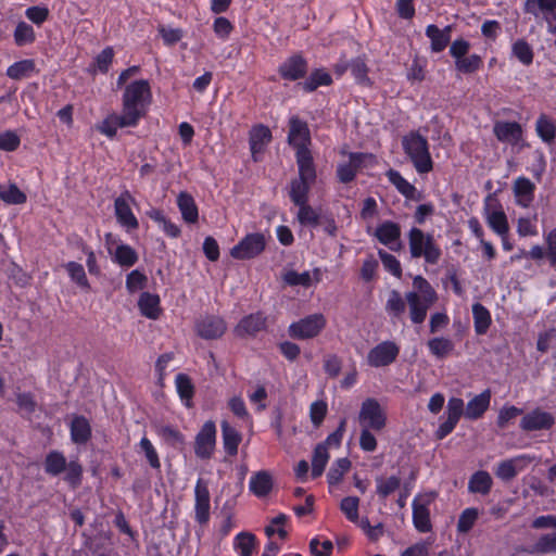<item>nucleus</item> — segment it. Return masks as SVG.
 Segmentation results:
<instances>
[{
  "label": "nucleus",
  "mask_w": 556,
  "mask_h": 556,
  "mask_svg": "<svg viewBox=\"0 0 556 556\" xmlns=\"http://www.w3.org/2000/svg\"><path fill=\"white\" fill-rule=\"evenodd\" d=\"M402 147L418 174H428L433 169V161L426 137L418 131H410L403 137Z\"/></svg>",
  "instance_id": "nucleus-2"
},
{
  "label": "nucleus",
  "mask_w": 556,
  "mask_h": 556,
  "mask_svg": "<svg viewBox=\"0 0 556 556\" xmlns=\"http://www.w3.org/2000/svg\"><path fill=\"white\" fill-rule=\"evenodd\" d=\"M406 304L405 298L394 289L389 292L384 309L392 320H400L405 313Z\"/></svg>",
  "instance_id": "nucleus-33"
},
{
  "label": "nucleus",
  "mask_w": 556,
  "mask_h": 556,
  "mask_svg": "<svg viewBox=\"0 0 556 556\" xmlns=\"http://www.w3.org/2000/svg\"><path fill=\"white\" fill-rule=\"evenodd\" d=\"M315 182L301 179V178H294L290 181V190H289V197L291 202L298 206L301 204H305L308 202V194L311 191L312 186Z\"/></svg>",
  "instance_id": "nucleus-32"
},
{
  "label": "nucleus",
  "mask_w": 556,
  "mask_h": 556,
  "mask_svg": "<svg viewBox=\"0 0 556 556\" xmlns=\"http://www.w3.org/2000/svg\"><path fill=\"white\" fill-rule=\"evenodd\" d=\"M130 202H135V199L128 190L122 192L114 201L116 220L128 232L139 228V222L131 211Z\"/></svg>",
  "instance_id": "nucleus-8"
},
{
  "label": "nucleus",
  "mask_w": 556,
  "mask_h": 556,
  "mask_svg": "<svg viewBox=\"0 0 556 556\" xmlns=\"http://www.w3.org/2000/svg\"><path fill=\"white\" fill-rule=\"evenodd\" d=\"M523 410L514 405H504L497 415L496 425L500 429H505L514 419L522 415Z\"/></svg>",
  "instance_id": "nucleus-62"
},
{
  "label": "nucleus",
  "mask_w": 556,
  "mask_h": 556,
  "mask_svg": "<svg viewBox=\"0 0 556 556\" xmlns=\"http://www.w3.org/2000/svg\"><path fill=\"white\" fill-rule=\"evenodd\" d=\"M136 127L123 113L110 114L102 123L98 126V130L109 138H114L117 134L118 128Z\"/></svg>",
  "instance_id": "nucleus-27"
},
{
  "label": "nucleus",
  "mask_w": 556,
  "mask_h": 556,
  "mask_svg": "<svg viewBox=\"0 0 556 556\" xmlns=\"http://www.w3.org/2000/svg\"><path fill=\"white\" fill-rule=\"evenodd\" d=\"M66 458L60 451H50L45 458L43 467L45 472L50 476H59L66 468Z\"/></svg>",
  "instance_id": "nucleus-40"
},
{
  "label": "nucleus",
  "mask_w": 556,
  "mask_h": 556,
  "mask_svg": "<svg viewBox=\"0 0 556 556\" xmlns=\"http://www.w3.org/2000/svg\"><path fill=\"white\" fill-rule=\"evenodd\" d=\"M351 460L348 457L338 458L333 462L327 473L328 483L331 485L338 484L345 472H348L351 468Z\"/></svg>",
  "instance_id": "nucleus-52"
},
{
  "label": "nucleus",
  "mask_w": 556,
  "mask_h": 556,
  "mask_svg": "<svg viewBox=\"0 0 556 556\" xmlns=\"http://www.w3.org/2000/svg\"><path fill=\"white\" fill-rule=\"evenodd\" d=\"M271 140V131L265 125H257L252 128L250 131V149L252 153H256L261 151L264 144L270 142Z\"/></svg>",
  "instance_id": "nucleus-41"
},
{
  "label": "nucleus",
  "mask_w": 556,
  "mask_h": 556,
  "mask_svg": "<svg viewBox=\"0 0 556 556\" xmlns=\"http://www.w3.org/2000/svg\"><path fill=\"white\" fill-rule=\"evenodd\" d=\"M491 396L492 394L490 389H486L480 394L473 396V399H471L466 405L465 417L470 420L481 418L490 406Z\"/></svg>",
  "instance_id": "nucleus-22"
},
{
  "label": "nucleus",
  "mask_w": 556,
  "mask_h": 556,
  "mask_svg": "<svg viewBox=\"0 0 556 556\" xmlns=\"http://www.w3.org/2000/svg\"><path fill=\"white\" fill-rule=\"evenodd\" d=\"M296 218L302 226L317 227L321 223V216L306 202L298 205Z\"/></svg>",
  "instance_id": "nucleus-51"
},
{
  "label": "nucleus",
  "mask_w": 556,
  "mask_h": 556,
  "mask_svg": "<svg viewBox=\"0 0 556 556\" xmlns=\"http://www.w3.org/2000/svg\"><path fill=\"white\" fill-rule=\"evenodd\" d=\"M177 393L185 406L191 408L193 406L192 399L194 396V384L187 374H178L175 378Z\"/></svg>",
  "instance_id": "nucleus-35"
},
{
  "label": "nucleus",
  "mask_w": 556,
  "mask_h": 556,
  "mask_svg": "<svg viewBox=\"0 0 556 556\" xmlns=\"http://www.w3.org/2000/svg\"><path fill=\"white\" fill-rule=\"evenodd\" d=\"M138 260L139 256L136 250L124 243L117 245L113 255V261L122 267H131L138 262Z\"/></svg>",
  "instance_id": "nucleus-47"
},
{
  "label": "nucleus",
  "mask_w": 556,
  "mask_h": 556,
  "mask_svg": "<svg viewBox=\"0 0 556 556\" xmlns=\"http://www.w3.org/2000/svg\"><path fill=\"white\" fill-rule=\"evenodd\" d=\"M308 73V63L301 53L287 58L278 67V74L285 80L295 81L305 78Z\"/></svg>",
  "instance_id": "nucleus-12"
},
{
  "label": "nucleus",
  "mask_w": 556,
  "mask_h": 556,
  "mask_svg": "<svg viewBox=\"0 0 556 556\" xmlns=\"http://www.w3.org/2000/svg\"><path fill=\"white\" fill-rule=\"evenodd\" d=\"M0 199L8 204H23L27 197L15 184H10L8 187L0 186Z\"/></svg>",
  "instance_id": "nucleus-56"
},
{
  "label": "nucleus",
  "mask_w": 556,
  "mask_h": 556,
  "mask_svg": "<svg viewBox=\"0 0 556 556\" xmlns=\"http://www.w3.org/2000/svg\"><path fill=\"white\" fill-rule=\"evenodd\" d=\"M493 134L500 142L518 144L523 139L522 126L517 122L498 121L493 126Z\"/></svg>",
  "instance_id": "nucleus-17"
},
{
  "label": "nucleus",
  "mask_w": 556,
  "mask_h": 556,
  "mask_svg": "<svg viewBox=\"0 0 556 556\" xmlns=\"http://www.w3.org/2000/svg\"><path fill=\"white\" fill-rule=\"evenodd\" d=\"M216 445V426L207 420L195 435L194 454L200 459H210Z\"/></svg>",
  "instance_id": "nucleus-9"
},
{
  "label": "nucleus",
  "mask_w": 556,
  "mask_h": 556,
  "mask_svg": "<svg viewBox=\"0 0 556 556\" xmlns=\"http://www.w3.org/2000/svg\"><path fill=\"white\" fill-rule=\"evenodd\" d=\"M414 291L419 294V298L428 300V302H435L438 300V295L435 290L432 288L430 282L418 275L413 279Z\"/></svg>",
  "instance_id": "nucleus-58"
},
{
  "label": "nucleus",
  "mask_w": 556,
  "mask_h": 556,
  "mask_svg": "<svg viewBox=\"0 0 556 556\" xmlns=\"http://www.w3.org/2000/svg\"><path fill=\"white\" fill-rule=\"evenodd\" d=\"M451 26H446L443 29H440L437 25H428L426 28V36L431 41V50L433 52L443 51L451 40Z\"/></svg>",
  "instance_id": "nucleus-28"
},
{
  "label": "nucleus",
  "mask_w": 556,
  "mask_h": 556,
  "mask_svg": "<svg viewBox=\"0 0 556 556\" xmlns=\"http://www.w3.org/2000/svg\"><path fill=\"white\" fill-rule=\"evenodd\" d=\"M483 65L482 58L478 54L466 55L455 61V70L462 74L470 75L479 71Z\"/></svg>",
  "instance_id": "nucleus-54"
},
{
  "label": "nucleus",
  "mask_w": 556,
  "mask_h": 556,
  "mask_svg": "<svg viewBox=\"0 0 556 556\" xmlns=\"http://www.w3.org/2000/svg\"><path fill=\"white\" fill-rule=\"evenodd\" d=\"M222 437L225 452L229 456H235L238 453V446L242 440L241 433L230 426L227 420H223L220 424Z\"/></svg>",
  "instance_id": "nucleus-31"
},
{
  "label": "nucleus",
  "mask_w": 556,
  "mask_h": 556,
  "mask_svg": "<svg viewBox=\"0 0 556 556\" xmlns=\"http://www.w3.org/2000/svg\"><path fill=\"white\" fill-rule=\"evenodd\" d=\"M401 486V478L391 476L387 479L382 477L376 478V493L380 498H387Z\"/></svg>",
  "instance_id": "nucleus-50"
},
{
  "label": "nucleus",
  "mask_w": 556,
  "mask_h": 556,
  "mask_svg": "<svg viewBox=\"0 0 556 556\" xmlns=\"http://www.w3.org/2000/svg\"><path fill=\"white\" fill-rule=\"evenodd\" d=\"M511 55L516 58L525 66L531 65L534 59L533 48L523 38H519L515 42H513Z\"/></svg>",
  "instance_id": "nucleus-42"
},
{
  "label": "nucleus",
  "mask_w": 556,
  "mask_h": 556,
  "mask_svg": "<svg viewBox=\"0 0 556 556\" xmlns=\"http://www.w3.org/2000/svg\"><path fill=\"white\" fill-rule=\"evenodd\" d=\"M266 248L265 236L261 232L248 233L230 250L236 260H251L258 256Z\"/></svg>",
  "instance_id": "nucleus-6"
},
{
  "label": "nucleus",
  "mask_w": 556,
  "mask_h": 556,
  "mask_svg": "<svg viewBox=\"0 0 556 556\" xmlns=\"http://www.w3.org/2000/svg\"><path fill=\"white\" fill-rule=\"evenodd\" d=\"M413 523L417 531L420 533H427L432 530V523L430 519V510L428 504L420 503L419 498L416 497L413 501Z\"/></svg>",
  "instance_id": "nucleus-25"
},
{
  "label": "nucleus",
  "mask_w": 556,
  "mask_h": 556,
  "mask_svg": "<svg viewBox=\"0 0 556 556\" xmlns=\"http://www.w3.org/2000/svg\"><path fill=\"white\" fill-rule=\"evenodd\" d=\"M473 327L477 334H485L489 330L492 319L489 309L481 303L472 305Z\"/></svg>",
  "instance_id": "nucleus-39"
},
{
  "label": "nucleus",
  "mask_w": 556,
  "mask_h": 556,
  "mask_svg": "<svg viewBox=\"0 0 556 556\" xmlns=\"http://www.w3.org/2000/svg\"><path fill=\"white\" fill-rule=\"evenodd\" d=\"M555 424L554 416L541 408H534L523 415L519 427L526 432L549 430Z\"/></svg>",
  "instance_id": "nucleus-15"
},
{
  "label": "nucleus",
  "mask_w": 556,
  "mask_h": 556,
  "mask_svg": "<svg viewBox=\"0 0 556 556\" xmlns=\"http://www.w3.org/2000/svg\"><path fill=\"white\" fill-rule=\"evenodd\" d=\"M378 255L387 271L391 273L396 278L402 277V266L400 264V261L394 255L388 253L382 249L378 251Z\"/></svg>",
  "instance_id": "nucleus-64"
},
{
  "label": "nucleus",
  "mask_w": 556,
  "mask_h": 556,
  "mask_svg": "<svg viewBox=\"0 0 556 556\" xmlns=\"http://www.w3.org/2000/svg\"><path fill=\"white\" fill-rule=\"evenodd\" d=\"M331 84V75L324 68H316L303 83H300L299 86H301L305 92H313L320 86H330Z\"/></svg>",
  "instance_id": "nucleus-36"
},
{
  "label": "nucleus",
  "mask_w": 556,
  "mask_h": 556,
  "mask_svg": "<svg viewBox=\"0 0 556 556\" xmlns=\"http://www.w3.org/2000/svg\"><path fill=\"white\" fill-rule=\"evenodd\" d=\"M386 415L376 399H366L362 403L359 410L361 424H366L367 428L380 431L386 426Z\"/></svg>",
  "instance_id": "nucleus-11"
},
{
  "label": "nucleus",
  "mask_w": 556,
  "mask_h": 556,
  "mask_svg": "<svg viewBox=\"0 0 556 556\" xmlns=\"http://www.w3.org/2000/svg\"><path fill=\"white\" fill-rule=\"evenodd\" d=\"M535 131L540 139L547 144L553 143L556 138V125L553 119L544 113H542L535 122Z\"/></svg>",
  "instance_id": "nucleus-37"
},
{
  "label": "nucleus",
  "mask_w": 556,
  "mask_h": 556,
  "mask_svg": "<svg viewBox=\"0 0 556 556\" xmlns=\"http://www.w3.org/2000/svg\"><path fill=\"white\" fill-rule=\"evenodd\" d=\"M525 12L534 17L542 15L548 31L556 35V0H526Z\"/></svg>",
  "instance_id": "nucleus-10"
},
{
  "label": "nucleus",
  "mask_w": 556,
  "mask_h": 556,
  "mask_svg": "<svg viewBox=\"0 0 556 556\" xmlns=\"http://www.w3.org/2000/svg\"><path fill=\"white\" fill-rule=\"evenodd\" d=\"M256 538L250 532H240L235 538V548L239 551L240 556H252L255 547Z\"/></svg>",
  "instance_id": "nucleus-55"
},
{
  "label": "nucleus",
  "mask_w": 556,
  "mask_h": 556,
  "mask_svg": "<svg viewBox=\"0 0 556 556\" xmlns=\"http://www.w3.org/2000/svg\"><path fill=\"white\" fill-rule=\"evenodd\" d=\"M274 485L271 475L266 470L255 472L249 483L250 491L257 497L267 496Z\"/></svg>",
  "instance_id": "nucleus-29"
},
{
  "label": "nucleus",
  "mask_w": 556,
  "mask_h": 556,
  "mask_svg": "<svg viewBox=\"0 0 556 556\" xmlns=\"http://www.w3.org/2000/svg\"><path fill=\"white\" fill-rule=\"evenodd\" d=\"M295 161L299 172L298 178L315 182L317 178V172L309 148L301 147V150L295 152Z\"/></svg>",
  "instance_id": "nucleus-21"
},
{
  "label": "nucleus",
  "mask_w": 556,
  "mask_h": 556,
  "mask_svg": "<svg viewBox=\"0 0 556 556\" xmlns=\"http://www.w3.org/2000/svg\"><path fill=\"white\" fill-rule=\"evenodd\" d=\"M409 253L413 258L424 257L425 262L435 265L442 255L440 247L435 243L430 233H425L421 229L413 227L408 232Z\"/></svg>",
  "instance_id": "nucleus-3"
},
{
  "label": "nucleus",
  "mask_w": 556,
  "mask_h": 556,
  "mask_svg": "<svg viewBox=\"0 0 556 556\" xmlns=\"http://www.w3.org/2000/svg\"><path fill=\"white\" fill-rule=\"evenodd\" d=\"M479 511L477 508L470 507L463 510L457 521V532H469L472 529L475 522L477 521Z\"/></svg>",
  "instance_id": "nucleus-61"
},
{
  "label": "nucleus",
  "mask_w": 556,
  "mask_h": 556,
  "mask_svg": "<svg viewBox=\"0 0 556 556\" xmlns=\"http://www.w3.org/2000/svg\"><path fill=\"white\" fill-rule=\"evenodd\" d=\"M71 280L75 282L79 288L84 290H90V283L88 281L84 266L80 263L71 261L64 265Z\"/></svg>",
  "instance_id": "nucleus-49"
},
{
  "label": "nucleus",
  "mask_w": 556,
  "mask_h": 556,
  "mask_svg": "<svg viewBox=\"0 0 556 556\" xmlns=\"http://www.w3.org/2000/svg\"><path fill=\"white\" fill-rule=\"evenodd\" d=\"M194 518L200 525H206L210 520V491L203 479L197 481L194 488Z\"/></svg>",
  "instance_id": "nucleus-16"
},
{
  "label": "nucleus",
  "mask_w": 556,
  "mask_h": 556,
  "mask_svg": "<svg viewBox=\"0 0 556 556\" xmlns=\"http://www.w3.org/2000/svg\"><path fill=\"white\" fill-rule=\"evenodd\" d=\"M488 225L500 237L507 236L509 231L507 216L502 210L493 211L492 213L489 214Z\"/></svg>",
  "instance_id": "nucleus-53"
},
{
  "label": "nucleus",
  "mask_w": 556,
  "mask_h": 556,
  "mask_svg": "<svg viewBox=\"0 0 556 556\" xmlns=\"http://www.w3.org/2000/svg\"><path fill=\"white\" fill-rule=\"evenodd\" d=\"M267 317L262 312L252 313L240 319L235 327L237 337H254L266 328Z\"/></svg>",
  "instance_id": "nucleus-18"
},
{
  "label": "nucleus",
  "mask_w": 556,
  "mask_h": 556,
  "mask_svg": "<svg viewBox=\"0 0 556 556\" xmlns=\"http://www.w3.org/2000/svg\"><path fill=\"white\" fill-rule=\"evenodd\" d=\"M329 453L326 444H317L313 451L312 457V478L320 477L329 460Z\"/></svg>",
  "instance_id": "nucleus-44"
},
{
  "label": "nucleus",
  "mask_w": 556,
  "mask_h": 556,
  "mask_svg": "<svg viewBox=\"0 0 556 556\" xmlns=\"http://www.w3.org/2000/svg\"><path fill=\"white\" fill-rule=\"evenodd\" d=\"M387 177L389 181L396 188V190L404 195L406 199H414L416 193V188L414 185L408 182L400 172L395 169H389L387 172Z\"/></svg>",
  "instance_id": "nucleus-45"
},
{
  "label": "nucleus",
  "mask_w": 556,
  "mask_h": 556,
  "mask_svg": "<svg viewBox=\"0 0 556 556\" xmlns=\"http://www.w3.org/2000/svg\"><path fill=\"white\" fill-rule=\"evenodd\" d=\"M427 346L430 353L438 359L446 358L453 353L455 349L453 341L445 337H434L430 339L427 342Z\"/></svg>",
  "instance_id": "nucleus-38"
},
{
  "label": "nucleus",
  "mask_w": 556,
  "mask_h": 556,
  "mask_svg": "<svg viewBox=\"0 0 556 556\" xmlns=\"http://www.w3.org/2000/svg\"><path fill=\"white\" fill-rule=\"evenodd\" d=\"M375 237L383 245L389 247L391 250H396L392 247V243L399 242L401 238V227L394 222L386 220L376 228Z\"/></svg>",
  "instance_id": "nucleus-24"
},
{
  "label": "nucleus",
  "mask_w": 556,
  "mask_h": 556,
  "mask_svg": "<svg viewBox=\"0 0 556 556\" xmlns=\"http://www.w3.org/2000/svg\"><path fill=\"white\" fill-rule=\"evenodd\" d=\"M535 191V185L526 177H518L514 182V192L517 198H521L522 201L520 203L523 206H528V204L533 200Z\"/></svg>",
  "instance_id": "nucleus-46"
},
{
  "label": "nucleus",
  "mask_w": 556,
  "mask_h": 556,
  "mask_svg": "<svg viewBox=\"0 0 556 556\" xmlns=\"http://www.w3.org/2000/svg\"><path fill=\"white\" fill-rule=\"evenodd\" d=\"M400 354V346L390 340H386L369 350L367 363L370 367H387L393 364Z\"/></svg>",
  "instance_id": "nucleus-7"
},
{
  "label": "nucleus",
  "mask_w": 556,
  "mask_h": 556,
  "mask_svg": "<svg viewBox=\"0 0 556 556\" xmlns=\"http://www.w3.org/2000/svg\"><path fill=\"white\" fill-rule=\"evenodd\" d=\"M359 498L356 496H346L340 503V509L351 522L358 521Z\"/></svg>",
  "instance_id": "nucleus-63"
},
{
  "label": "nucleus",
  "mask_w": 556,
  "mask_h": 556,
  "mask_svg": "<svg viewBox=\"0 0 556 556\" xmlns=\"http://www.w3.org/2000/svg\"><path fill=\"white\" fill-rule=\"evenodd\" d=\"M64 471L66 472L64 480L72 489H77L83 482V466L78 460H71L70 463H66Z\"/></svg>",
  "instance_id": "nucleus-57"
},
{
  "label": "nucleus",
  "mask_w": 556,
  "mask_h": 556,
  "mask_svg": "<svg viewBox=\"0 0 556 556\" xmlns=\"http://www.w3.org/2000/svg\"><path fill=\"white\" fill-rule=\"evenodd\" d=\"M227 329L226 321L216 315H206L195 321L197 334L205 340L220 338Z\"/></svg>",
  "instance_id": "nucleus-14"
},
{
  "label": "nucleus",
  "mask_w": 556,
  "mask_h": 556,
  "mask_svg": "<svg viewBox=\"0 0 556 556\" xmlns=\"http://www.w3.org/2000/svg\"><path fill=\"white\" fill-rule=\"evenodd\" d=\"M349 161L339 163L336 170V176L341 184L352 182L359 169L367 166V161H375L376 156L371 153L364 152H350L348 153Z\"/></svg>",
  "instance_id": "nucleus-5"
},
{
  "label": "nucleus",
  "mask_w": 556,
  "mask_h": 556,
  "mask_svg": "<svg viewBox=\"0 0 556 556\" xmlns=\"http://www.w3.org/2000/svg\"><path fill=\"white\" fill-rule=\"evenodd\" d=\"M152 92L147 79H139L126 86L122 97V113L134 125L144 117L149 104L151 103Z\"/></svg>",
  "instance_id": "nucleus-1"
},
{
  "label": "nucleus",
  "mask_w": 556,
  "mask_h": 556,
  "mask_svg": "<svg viewBox=\"0 0 556 556\" xmlns=\"http://www.w3.org/2000/svg\"><path fill=\"white\" fill-rule=\"evenodd\" d=\"M405 300L409 308V318L413 324H422L427 317L428 309L435 302H428V300L419 298L415 291H409L405 294Z\"/></svg>",
  "instance_id": "nucleus-20"
},
{
  "label": "nucleus",
  "mask_w": 556,
  "mask_h": 556,
  "mask_svg": "<svg viewBox=\"0 0 556 556\" xmlns=\"http://www.w3.org/2000/svg\"><path fill=\"white\" fill-rule=\"evenodd\" d=\"M177 205L186 223L198 222L199 211L193 197L188 192H180L177 197Z\"/></svg>",
  "instance_id": "nucleus-34"
},
{
  "label": "nucleus",
  "mask_w": 556,
  "mask_h": 556,
  "mask_svg": "<svg viewBox=\"0 0 556 556\" xmlns=\"http://www.w3.org/2000/svg\"><path fill=\"white\" fill-rule=\"evenodd\" d=\"M70 431H71V440L75 444H85L87 443L91 438V426L89 420L85 416H74L71 425H70Z\"/></svg>",
  "instance_id": "nucleus-26"
},
{
  "label": "nucleus",
  "mask_w": 556,
  "mask_h": 556,
  "mask_svg": "<svg viewBox=\"0 0 556 556\" xmlns=\"http://www.w3.org/2000/svg\"><path fill=\"white\" fill-rule=\"evenodd\" d=\"M529 554H549L556 553V532L542 534L538 541L528 549Z\"/></svg>",
  "instance_id": "nucleus-48"
},
{
  "label": "nucleus",
  "mask_w": 556,
  "mask_h": 556,
  "mask_svg": "<svg viewBox=\"0 0 556 556\" xmlns=\"http://www.w3.org/2000/svg\"><path fill=\"white\" fill-rule=\"evenodd\" d=\"M36 39V35L31 25L26 22L17 23L14 30V41L18 47L33 43Z\"/></svg>",
  "instance_id": "nucleus-59"
},
{
  "label": "nucleus",
  "mask_w": 556,
  "mask_h": 556,
  "mask_svg": "<svg viewBox=\"0 0 556 556\" xmlns=\"http://www.w3.org/2000/svg\"><path fill=\"white\" fill-rule=\"evenodd\" d=\"M138 307L142 316L156 320L162 314L161 299L157 294L142 292L138 300Z\"/></svg>",
  "instance_id": "nucleus-23"
},
{
  "label": "nucleus",
  "mask_w": 556,
  "mask_h": 556,
  "mask_svg": "<svg viewBox=\"0 0 556 556\" xmlns=\"http://www.w3.org/2000/svg\"><path fill=\"white\" fill-rule=\"evenodd\" d=\"M493 486V479L485 470L473 472L468 481V492L472 494L488 495Z\"/></svg>",
  "instance_id": "nucleus-30"
},
{
  "label": "nucleus",
  "mask_w": 556,
  "mask_h": 556,
  "mask_svg": "<svg viewBox=\"0 0 556 556\" xmlns=\"http://www.w3.org/2000/svg\"><path fill=\"white\" fill-rule=\"evenodd\" d=\"M288 143L296 151L302 148H309L312 143L308 124L299 116L289 118Z\"/></svg>",
  "instance_id": "nucleus-13"
},
{
  "label": "nucleus",
  "mask_w": 556,
  "mask_h": 556,
  "mask_svg": "<svg viewBox=\"0 0 556 556\" xmlns=\"http://www.w3.org/2000/svg\"><path fill=\"white\" fill-rule=\"evenodd\" d=\"M36 71V63L31 59H25L17 61L10 65L7 70V75L11 79L21 80L23 78L30 77Z\"/></svg>",
  "instance_id": "nucleus-43"
},
{
  "label": "nucleus",
  "mask_w": 556,
  "mask_h": 556,
  "mask_svg": "<svg viewBox=\"0 0 556 556\" xmlns=\"http://www.w3.org/2000/svg\"><path fill=\"white\" fill-rule=\"evenodd\" d=\"M532 460L533 458L528 455H519L514 458L502 460L495 469V476L505 482H509L517 476L519 470L523 469L526 464L531 463Z\"/></svg>",
  "instance_id": "nucleus-19"
},
{
  "label": "nucleus",
  "mask_w": 556,
  "mask_h": 556,
  "mask_svg": "<svg viewBox=\"0 0 556 556\" xmlns=\"http://www.w3.org/2000/svg\"><path fill=\"white\" fill-rule=\"evenodd\" d=\"M326 326L323 314L308 315L289 326V336L293 339L306 340L317 337Z\"/></svg>",
  "instance_id": "nucleus-4"
},
{
  "label": "nucleus",
  "mask_w": 556,
  "mask_h": 556,
  "mask_svg": "<svg viewBox=\"0 0 556 556\" xmlns=\"http://www.w3.org/2000/svg\"><path fill=\"white\" fill-rule=\"evenodd\" d=\"M349 68L355 78V80L361 85H369L370 79L368 77V66L364 59L355 58L349 63Z\"/></svg>",
  "instance_id": "nucleus-60"
}]
</instances>
